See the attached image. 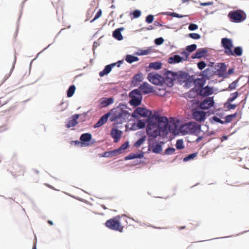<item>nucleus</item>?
<instances>
[{"label":"nucleus","instance_id":"1","mask_svg":"<svg viewBox=\"0 0 249 249\" xmlns=\"http://www.w3.org/2000/svg\"><path fill=\"white\" fill-rule=\"evenodd\" d=\"M146 133L149 137L156 138L159 136H165L173 132L176 129V124L169 123L166 117L153 115L147 119Z\"/></svg>","mask_w":249,"mask_h":249},{"label":"nucleus","instance_id":"2","mask_svg":"<svg viewBox=\"0 0 249 249\" xmlns=\"http://www.w3.org/2000/svg\"><path fill=\"white\" fill-rule=\"evenodd\" d=\"M107 113L109 114V120L117 124L126 122L129 117V113L127 110L119 107L111 109Z\"/></svg>","mask_w":249,"mask_h":249},{"label":"nucleus","instance_id":"3","mask_svg":"<svg viewBox=\"0 0 249 249\" xmlns=\"http://www.w3.org/2000/svg\"><path fill=\"white\" fill-rule=\"evenodd\" d=\"M201 129V125L195 122H190L182 124L180 128V132L183 135H197Z\"/></svg>","mask_w":249,"mask_h":249},{"label":"nucleus","instance_id":"4","mask_svg":"<svg viewBox=\"0 0 249 249\" xmlns=\"http://www.w3.org/2000/svg\"><path fill=\"white\" fill-rule=\"evenodd\" d=\"M106 226L111 230L120 232H123L124 228L120 217H115L107 220L106 222Z\"/></svg>","mask_w":249,"mask_h":249},{"label":"nucleus","instance_id":"5","mask_svg":"<svg viewBox=\"0 0 249 249\" xmlns=\"http://www.w3.org/2000/svg\"><path fill=\"white\" fill-rule=\"evenodd\" d=\"M180 84L185 83V86L190 88L194 81L193 76H190L187 72L179 71L177 72V78Z\"/></svg>","mask_w":249,"mask_h":249},{"label":"nucleus","instance_id":"6","mask_svg":"<svg viewBox=\"0 0 249 249\" xmlns=\"http://www.w3.org/2000/svg\"><path fill=\"white\" fill-rule=\"evenodd\" d=\"M228 16L231 21L236 23L243 21L246 17L245 13L241 10L231 11Z\"/></svg>","mask_w":249,"mask_h":249},{"label":"nucleus","instance_id":"7","mask_svg":"<svg viewBox=\"0 0 249 249\" xmlns=\"http://www.w3.org/2000/svg\"><path fill=\"white\" fill-rule=\"evenodd\" d=\"M152 115V112L145 108L138 107L136 108L132 114V116L135 118H138L139 116L150 117Z\"/></svg>","mask_w":249,"mask_h":249},{"label":"nucleus","instance_id":"8","mask_svg":"<svg viewBox=\"0 0 249 249\" xmlns=\"http://www.w3.org/2000/svg\"><path fill=\"white\" fill-rule=\"evenodd\" d=\"M147 79L151 83L157 85H161L164 81L163 77L155 72L149 73L147 76Z\"/></svg>","mask_w":249,"mask_h":249},{"label":"nucleus","instance_id":"9","mask_svg":"<svg viewBox=\"0 0 249 249\" xmlns=\"http://www.w3.org/2000/svg\"><path fill=\"white\" fill-rule=\"evenodd\" d=\"M164 76L163 82L168 87H172L174 85V81L176 80L177 72L167 71L165 72Z\"/></svg>","mask_w":249,"mask_h":249},{"label":"nucleus","instance_id":"10","mask_svg":"<svg viewBox=\"0 0 249 249\" xmlns=\"http://www.w3.org/2000/svg\"><path fill=\"white\" fill-rule=\"evenodd\" d=\"M221 44L225 49V53L229 55H233L232 48L233 45L231 39L228 38H223L221 40Z\"/></svg>","mask_w":249,"mask_h":249},{"label":"nucleus","instance_id":"11","mask_svg":"<svg viewBox=\"0 0 249 249\" xmlns=\"http://www.w3.org/2000/svg\"><path fill=\"white\" fill-rule=\"evenodd\" d=\"M185 58L180 56L178 55H175L173 57H170L168 59V62L170 64L178 63L181 62L183 60H186L188 59L189 53L186 52H183L181 53Z\"/></svg>","mask_w":249,"mask_h":249},{"label":"nucleus","instance_id":"12","mask_svg":"<svg viewBox=\"0 0 249 249\" xmlns=\"http://www.w3.org/2000/svg\"><path fill=\"white\" fill-rule=\"evenodd\" d=\"M213 97H208L203 101L200 104V107L203 109H207L214 105Z\"/></svg>","mask_w":249,"mask_h":249},{"label":"nucleus","instance_id":"13","mask_svg":"<svg viewBox=\"0 0 249 249\" xmlns=\"http://www.w3.org/2000/svg\"><path fill=\"white\" fill-rule=\"evenodd\" d=\"M12 173L14 177L23 176L24 169L21 166L16 164L13 167Z\"/></svg>","mask_w":249,"mask_h":249},{"label":"nucleus","instance_id":"14","mask_svg":"<svg viewBox=\"0 0 249 249\" xmlns=\"http://www.w3.org/2000/svg\"><path fill=\"white\" fill-rule=\"evenodd\" d=\"M193 116L196 120L202 122L205 119L206 113L203 111H195L193 113Z\"/></svg>","mask_w":249,"mask_h":249},{"label":"nucleus","instance_id":"15","mask_svg":"<svg viewBox=\"0 0 249 249\" xmlns=\"http://www.w3.org/2000/svg\"><path fill=\"white\" fill-rule=\"evenodd\" d=\"M213 92V89L207 86L199 90V94L204 96H207L212 95Z\"/></svg>","mask_w":249,"mask_h":249},{"label":"nucleus","instance_id":"16","mask_svg":"<svg viewBox=\"0 0 249 249\" xmlns=\"http://www.w3.org/2000/svg\"><path fill=\"white\" fill-rule=\"evenodd\" d=\"M140 90L144 94H148L152 92V87L148 83L144 82L139 87Z\"/></svg>","mask_w":249,"mask_h":249},{"label":"nucleus","instance_id":"17","mask_svg":"<svg viewBox=\"0 0 249 249\" xmlns=\"http://www.w3.org/2000/svg\"><path fill=\"white\" fill-rule=\"evenodd\" d=\"M79 117V115L78 114H74L72 116V119L68 122L66 124V126L67 128L75 126L78 124L77 120L78 119Z\"/></svg>","mask_w":249,"mask_h":249},{"label":"nucleus","instance_id":"18","mask_svg":"<svg viewBox=\"0 0 249 249\" xmlns=\"http://www.w3.org/2000/svg\"><path fill=\"white\" fill-rule=\"evenodd\" d=\"M109 118V114L107 113L103 116H102L97 123L94 125V128L99 127L104 124H105L107 121L108 118Z\"/></svg>","mask_w":249,"mask_h":249},{"label":"nucleus","instance_id":"19","mask_svg":"<svg viewBox=\"0 0 249 249\" xmlns=\"http://www.w3.org/2000/svg\"><path fill=\"white\" fill-rule=\"evenodd\" d=\"M142 80V74L141 73H138L133 77L131 81L132 84L134 86H137Z\"/></svg>","mask_w":249,"mask_h":249},{"label":"nucleus","instance_id":"20","mask_svg":"<svg viewBox=\"0 0 249 249\" xmlns=\"http://www.w3.org/2000/svg\"><path fill=\"white\" fill-rule=\"evenodd\" d=\"M207 53V51L205 49H198L195 53L192 55V58L193 59L200 58L204 56Z\"/></svg>","mask_w":249,"mask_h":249},{"label":"nucleus","instance_id":"21","mask_svg":"<svg viewBox=\"0 0 249 249\" xmlns=\"http://www.w3.org/2000/svg\"><path fill=\"white\" fill-rule=\"evenodd\" d=\"M100 104L103 107H107L114 102V99L113 98H102L100 100Z\"/></svg>","mask_w":249,"mask_h":249},{"label":"nucleus","instance_id":"22","mask_svg":"<svg viewBox=\"0 0 249 249\" xmlns=\"http://www.w3.org/2000/svg\"><path fill=\"white\" fill-rule=\"evenodd\" d=\"M122 132L117 129L113 128L111 131V135L114 139V142H116L121 137Z\"/></svg>","mask_w":249,"mask_h":249},{"label":"nucleus","instance_id":"23","mask_svg":"<svg viewBox=\"0 0 249 249\" xmlns=\"http://www.w3.org/2000/svg\"><path fill=\"white\" fill-rule=\"evenodd\" d=\"M128 142H126L123 143L120 148L117 149H115L112 151H111L112 153L114 154H120L123 151H124L128 146Z\"/></svg>","mask_w":249,"mask_h":249},{"label":"nucleus","instance_id":"24","mask_svg":"<svg viewBox=\"0 0 249 249\" xmlns=\"http://www.w3.org/2000/svg\"><path fill=\"white\" fill-rule=\"evenodd\" d=\"M131 99L130 101V105L132 106H137L140 105L141 103V99L140 97L137 96H130Z\"/></svg>","mask_w":249,"mask_h":249},{"label":"nucleus","instance_id":"25","mask_svg":"<svg viewBox=\"0 0 249 249\" xmlns=\"http://www.w3.org/2000/svg\"><path fill=\"white\" fill-rule=\"evenodd\" d=\"M123 28L116 29L113 33V37L118 40H121L123 39V36L121 33V31L123 30Z\"/></svg>","mask_w":249,"mask_h":249},{"label":"nucleus","instance_id":"26","mask_svg":"<svg viewBox=\"0 0 249 249\" xmlns=\"http://www.w3.org/2000/svg\"><path fill=\"white\" fill-rule=\"evenodd\" d=\"M162 63L160 62H154L149 64V68L154 70H158L161 68Z\"/></svg>","mask_w":249,"mask_h":249},{"label":"nucleus","instance_id":"27","mask_svg":"<svg viewBox=\"0 0 249 249\" xmlns=\"http://www.w3.org/2000/svg\"><path fill=\"white\" fill-rule=\"evenodd\" d=\"M91 139V135L90 133H84L81 135L80 140L83 142H88Z\"/></svg>","mask_w":249,"mask_h":249},{"label":"nucleus","instance_id":"28","mask_svg":"<svg viewBox=\"0 0 249 249\" xmlns=\"http://www.w3.org/2000/svg\"><path fill=\"white\" fill-rule=\"evenodd\" d=\"M193 83L195 84L196 88H198L197 90H200L201 88H203L204 86V82L201 79H197L195 80L194 79Z\"/></svg>","mask_w":249,"mask_h":249},{"label":"nucleus","instance_id":"29","mask_svg":"<svg viewBox=\"0 0 249 249\" xmlns=\"http://www.w3.org/2000/svg\"><path fill=\"white\" fill-rule=\"evenodd\" d=\"M138 60L139 58L138 57L130 54H127L125 57V61L129 63H132Z\"/></svg>","mask_w":249,"mask_h":249},{"label":"nucleus","instance_id":"30","mask_svg":"<svg viewBox=\"0 0 249 249\" xmlns=\"http://www.w3.org/2000/svg\"><path fill=\"white\" fill-rule=\"evenodd\" d=\"M198 93L199 92L197 89H193L187 93V96L189 98H194L197 96Z\"/></svg>","mask_w":249,"mask_h":249},{"label":"nucleus","instance_id":"31","mask_svg":"<svg viewBox=\"0 0 249 249\" xmlns=\"http://www.w3.org/2000/svg\"><path fill=\"white\" fill-rule=\"evenodd\" d=\"M146 140V136H142L134 144V146L135 147H139Z\"/></svg>","mask_w":249,"mask_h":249},{"label":"nucleus","instance_id":"32","mask_svg":"<svg viewBox=\"0 0 249 249\" xmlns=\"http://www.w3.org/2000/svg\"><path fill=\"white\" fill-rule=\"evenodd\" d=\"M162 151L161 146L159 143H156L152 146V151L155 153H159Z\"/></svg>","mask_w":249,"mask_h":249},{"label":"nucleus","instance_id":"33","mask_svg":"<svg viewBox=\"0 0 249 249\" xmlns=\"http://www.w3.org/2000/svg\"><path fill=\"white\" fill-rule=\"evenodd\" d=\"M75 87L74 86V85H71V86L68 90H67V96L68 97H71L74 92H75Z\"/></svg>","mask_w":249,"mask_h":249},{"label":"nucleus","instance_id":"34","mask_svg":"<svg viewBox=\"0 0 249 249\" xmlns=\"http://www.w3.org/2000/svg\"><path fill=\"white\" fill-rule=\"evenodd\" d=\"M242 49L240 47H236L234 48V51H233V55H237V56H241L242 54Z\"/></svg>","mask_w":249,"mask_h":249},{"label":"nucleus","instance_id":"35","mask_svg":"<svg viewBox=\"0 0 249 249\" xmlns=\"http://www.w3.org/2000/svg\"><path fill=\"white\" fill-rule=\"evenodd\" d=\"M238 96V92L236 91L231 94V96L228 99V102L231 103L233 102Z\"/></svg>","mask_w":249,"mask_h":249},{"label":"nucleus","instance_id":"36","mask_svg":"<svg viewBox=\"0 0 249 249\" xmlns=\"http://www.w3.org/2000/svg\"><path fill=\"white\" fill-rule=\"evenodd\" d=\"M237 116V113H234L231 115H228L225 117V122L226 123H230L232 121V119L236 117Z\"/></svg>","mask_w":249,"mask_h":249},{"label":"nucleus","instance_id":"37","mask_svg":"<svg viewBox=\"0 0 249 249\" xmlns=\"http://www.w3.org/2000/svg\"><path fill=\"white\" fill-rule=\"evenodd\" d=\"M141 97L140 90L139 89H135L131 91L129 93V96Z\"/></svg>","mask_w":249,"mask_h":249},{"label":"nucleus","instance_id":"38","mask_svg":"<svg viewBox=\"0 0 249 249\" xmlns=\"http://www.w3.org/2000/svg\"><path fill=\"white\" fill-rule=\"evenodd\" d=\"M176 148L178 149H182L184 148L183 142L182 140H178L176 142Z\"/></svg>","mask_w":249,"mask_h":249},{"label":"nucleus","instance_id":"39","mask_svg":"<svg viewBox=\"0 0 249 249\" xmlns=\"http://www.w3.org/2000/svg\"><path fill=\"white\" fill-rule=\"evenodd\" d=\"M238 82V80L237 79L232 82L231 84L229 85L228 89L230 90L235 89L237 87V84Z\"/></svg>","mask_w":249,"mask_h":249},{"label":"nucleus","instance_id":"40","mask_svg":"<svg viewBox=\"0 0 249 249\" xmlns=\"http://www.w3.org/2000/svg\"><path fill=\"white\" fill-rule=\"evenodd\" d=\"M196 156V153L191 154L189 155L188 156L185 157L184 158L183 160L184 161H188L189 160L194 159Z\"/></svg>","mask_w":249,"mask_h":249},{"label":"nucleus","instance_id":"41","mask_svg":"<svg viewBox=\"0 0 249 249\" xmlns=\"http://www.w3.org/2000/svg\"><path fill=\"white\" fill-rule=\"evenodd\" d=\"M196 44H192V45L187 46L186 49L188 52L191 53V52H194L195 50H196Z\"/></svg>","mask_w":249,"mask_h":249},{"label":"nucleus","instance_id":"42","mask_svg":"<svg viewBox=\"0 0 249 249\" xmlns=\"http://www.w3.org/2000/svg\"><path fill=\"white\" fill-rule=\"evenodd\" d=\"M137 126L139 129L143 128L145 126V123L142 120H138L137 122Z\"/></svg>","mask_w":249,"mask_h":249},{"label":"nucleus","instance_id":"43","mask_svg":"<svg viewBox=\"0 0 249 249\" xmlns=\"http://www.w3.org/2000/svg\"><path fill=\"white\" fill-rule=\"evenodd\" d=\"M115 65V63H113L106 66L105 68V71H106L108 73H109L111 71L112 68L114 67Z\"/></svg>","mask_w":249,"mask_h":249},{"label":"nucleus","instance_id":"44","mask_svg":"<svg viewBox=\"0 0 249 249\" xmlns=\"http://www.w3.org/2000/svg\"><path fill=\"white\" fill-rule=\"evenodd\" d=\"M133 17L134 18H138L141 15V12L140 10H136L132 13Z\"/></svg>","mask_w":249,"mask_h":249},{"label":"nucleus","instance_id":"45","mask_svg":"<svg viewBox=\"0 0 249 249\" xmlns=\"http://www.w3.org/2000/svg\"><path fill=\"white\" fill-rule=\"evenodd\" d=\"M189 36L194 39H198L200 38V36L197 33H190L189 35Z\"/></svg>","mask_w":249,"mask_h":249},{"label":"nucleus","instance_id":"46","mask_svg":"<svg viewBox=\"0 0 249 249\" xmlns=\"http://www.w3.org/2000/svg\"><path fill=\"white\" fill-rule=\"evenodd\" d=\"M175 151V149L174 148L168 147L165 151V154L167 155L173 154Z\"/></svg>","mask_w":249,"mask_h":249},{"label":"nucleus","instance_id":"47","mask_svg":"<svg viewBox=\"0 0 249 249\" xmlns=\"http://www.w3.org/2000/svg\"><path fill=\"white\" fill-rule=\"evenodd\" d=\"M206 66V63L204 61H200L197 63L198 68L202 70Z\"/></svg>","mask_w":249,"mask_h":249},{"label":"nucleus","instance_id":"48","mask_svg":"<svg viewBox=\"0 0 249 249\" xmlns=\"http://www.w3.org/2000/svg\"><path fill=\"white\" fill-rule=\"evenodd\" d=\"M154 20V16L152 15H149L146 18V22L148 23H151Z\"/></svg>","mask_w":249,"mask_h":249},{"label":"nucleus","instance_id":"49","mask_svg":"<svg viewBox=\"0 0 249 249\" xmlns=\"http://www.w3.org/2000/svg\"><path fill=\"white\" fill-rule=\"evenodd\" d=\"M164 42V39L162 37H159L158 38H156L155 40V43L156 45H160L162 44Z\"/></svg>","mask_w":249,"mask_h":249},{"label":"nucleus","instance_id":"50","mask_svg":"<svg viewBox=\"0 0 249 249\" xmlns=\"http://www.w3.org/2000/svg\"><path fill=\"white\" fill-rule=\"evenodd\" d=\"M102 15V11L101 10H99L96 13V14L95 15L94 18L91 20L90 21V22H93L94 20H95L96 19H97V18H98Z\"/></svg>","mask_w":249,"mask_h":249},{"label":"nucleus","instance_id":"51","mask_svg":"<svg viewBox=\"0 0 249 249\" xmlns=\"http://www.w3.org/2000/svg\"><path fill=\"white\" fill-rule=\"evenodd\" d=\"M188 28L191 31H194L198 28V26L196 24L192 23L189 25Z\"/></svg>","mask_w":249,"mask_h":249},{"label":"nucleus","instance_id":"52","mask_svg":"<svg viewBox=\"0 0 249 249\" xmlns=\"http://www.w3.org/2000/svg\"><path fill=\"white\" fill-rule=\"evenodd\" d=\"M115 155H116V154L112 153L111 151V152H105L104 156L106 157H109L110 156H115Z\"/></svg>","mask_w":249,"mask_h":249},{"label":"nucleus","instance_id":"53","mask_svg":"<svg viewBox=\"0 0 249 249\" xmlns=\"http://www.w3.org/2000/svg\"><path fill=\"white\" fill-rule=\"evenodd\" d=\"M213 120H214L215 122H218V123H219L221 124H223L224 123L223 121L221 120L220 119L218 118V117H216V116H214L213 117Z\"/></svg>","mask_w":249,"mask_h":249},{"label":"nucleus","instance_id":"54","mask_svg":"<svg viewBox=\"0 0 249 249\" xmlns=\"http://www.w3.org/2000/svg\"><path fill=\"white\" fill-rule=\"evenodd\" d=\"M171 15L172 17H176V18H182V17H184V16L180 15L178 14H177L176 13H172Z\"/></svg>","mask_w":249,"mask_h":249},{"label":"nucleus","instance_id":"55","mask_svg":"<svg viewBox=\"0 0 249 249\" xmlns=\"http://www.w3.org/2000/svg\"><path fill=\"white\" fill-rule=\"evenodd\" d=\"M108 73L105 71V69L102 71H101L100 72H99V75L101 76V77H103L105 75H107V74Z\"/></svg>","mask_w":249,"mask_h":249},{"label":"nucleus","instance_id":"56","mask_svg":"<svg viewBox=\"0 0 249 249\" xmlns=\"http://www.w3.org/2000/svg\"><path fill=\"white\" fill-rule=\"evenodd\" d=\"M236 107V105H234V104H229L228 105V108L229 110L233 109L235 108Z\"/></svg>","mask_w":249,"mask_h":249},{"label":"nucleus","instance_id":"57","mask_svg":"<svg viewBox=\"0 0 249 249\" xmlns=\"http://www.w3.org/2000/svg\"><path fill=\"white\" fill-rule=\"evenodd\" d=\"M213 4V2H201L200 3V4L201 6H209Z\"/></svg>","mask_w":249,"mask_h":249},{"label":"nucleus","instance_id":"58","mask_svg":"<svg viewBox=\"0 0 249 249\" xmlns=\"http://www.w3.org/2000/svg\"><path fill=\"white\" fill-rule=\"evenodd\" d=\"M80 143V142L78 141H71V144L78 145Z\"/></svg>","mask_w":249,"mask_h":249},{"label":"nucleus","instance_id":"59","mask_svg":"<svg viewBox=\"0 0 249 249\" xmlns=\"http://www.w3.org/2000/svg\"><path fill=\"white\" fill-rule=\"evenodd\" d=\"M140 157H141L140 156L131 157V155H129V156H128L127 157H126V159L130 160V159H133L134 158H140Z\"/></svg>","mask_w":249,"mask_h":249},{"label":"nucleus","instance_id":"60","mask_svg":"<svg viewBox=\"0 0 249 249\" xmlns=\"http://www.w3.org/2000/svg\"><path fill=\"white\" fill-rule=\"evenodd\" d=\"M234 72V69H230L228 71V74H232Z\"/></svg>","mask_w":249,"mask_h":249},{"label":"nucleus","instance_id":"61","mask_svg":"<svg viewBox=\"0 0 249 249\" xmlns=\"http://www.w3.org/2000/svg\"><path fill=\"white\" fill-rule=\"evenodd\" d=\"M148 51L147 50H144L143 51L142 53H141L140 54L142 55H145L148 54Z\"/></svg>","mask_w":249,"mask_h":249},{"label":"nucleus","instance_id":"62","mask_svg":"<svg viewBox=\"0 0 249 249\" xmlns=\"http://www.w3.org/2000/svg\"><path fill=\"white\" fill-rule=\"evenodd\" d=\"M154 25L155 26H162V24H160V23H159L157 21H155V23H154Z\"/></svg>","mask_w":249,"mask_h":249},{"label":"nucleus","instance_id":"63","mask_svg":"<svg viewBox=\"0 0 249 249\" xmlns=\"http://www.w3.org/2000/svg\"><path fill=\"white\" fill-rule=\"evenodd\" d=\"M228 139V136H223L222 137L221 141H223L224 140H226Z\"/></svg>","mask_w":249,"mask_h":249},{"label":"nucleus","instance_id":"64","mask_svg":"<svg viewBox=\"0 0 249 249\" xmlns=\"http://www.w3.org/2000/svg\"><path fill=\"white\" fill-rule=\"evenodd\" d=\"M48 223L50 225H53V222L52 221H51V220H48Z\"/></svg>","mask_w":249,"mask_h":249}]
</instances>
